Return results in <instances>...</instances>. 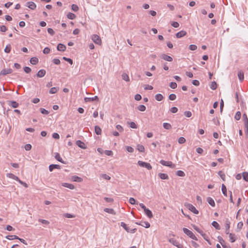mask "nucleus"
<instances>
[{
	"label": "nucleus",
	"instance_id": "1",
	"mask_svg": "<svg viewBox=\"0 0 248 248\" xmlns=\"http://www.w3.org/2000/svg\"><path fill=\"white\" fill-rule=\"evenodd\" d=\"M138 164L140 167H144L148 170H150L152 169V166L149 163L143 162L142 161H139L138 162Z\"/></svg>",
	"mask_w": 248,
	"mask_h": 248
},
{
	"label": "nucleus",
	"instance_id": "2",
	"mask_svg": "<svg viewBox=\"0 0 248 248\" xmlns=\"http://www.w3.org/2000/svg\"><path fill=\"white\" fill-rule=\"evenodd\" d=\"M121 226L123 227L124 229L128 232H131L133 233L135 232L137 230L136 228L130 230V228L127 226V225L123 222H122L121 223Z\"/></svg>",
	"mask_w": 248,
	"mask_h": 248
},
{
	"label": "nucleus",
	"instance_id": "3",
	"mask_svg": "<svg viewBox=\"0 0 248 248\" xmlns=\"http://www.w3.org/2000/svg\"><path fill=\"white\" fill-rule=\"evenodd\" d=\"M92 39L96 44L101 45L102 43L100 37L97 34H93L92 36Z\"/></svg>",
	"mask_w": 248,
	"mask_h": 248
},
{
	"label": "nucleus",
	"instance_id": "4",
	"mask_svg": "<svg viewBox=\"0 0 248 248\" xmlns=\"http://www.w3.org/2000/svg\"><path fill=\"white\" fill-rule=\"evenodd\" d=\"M160 163L163 166L170 167L171 168H174L175 167V165L171 161H166L164 160H161L160 161Z\"/></svg>",
	"mask_w": 248,
	"mask_h": 248
},
{
	"label": "nucleus",
	"instance_id": "5",
	"mask_svg": "<svg viewBox=\"0 0 248 248\" xmlns=\"http://www.w3.org/2000/svg\"><path fill=\"white\" fill-rule=\"evenodd\" d=\"M187 208L192 212L195 214H198L199 211L196 209V208L191 204H188L186 206Z\"/></svg>",
	"mask_w": 248,
	"mask_h": 248
},
{
	"label": "nucleus",
	"instance_id": "6",
	"mask_svg": "<svg viewBox=\"0 0 248 248\" xmlns=\"http://www.w3.org/2000/svg\"><path fill=\"white\" fill-rule=\"evenodd\" d=\"M13 70L12 69L8 68V69H3L0 72V75L5 76L7 74H9L12 73Z\"/></svg>",
	"mask_w": 248,
	"mask_h": 248
},
{
	"label": "nucleus",
	"instance_id": "7",
	"mask_svg": "<svg viewBox=\"0 0 248 248\" xmlns=\"http://www.w3.org/2000/svg\"><path fill=\"white\" fill-rule=\"evenodd\" d=\"M160 57L164 60L168 62H172L173 60L172 58L171 57L165 54H162Z\"/></svg>",
	"mask_w": 248,
	"mask_h": 248
},
{
	"label": "nucleus",
	"instance_id": "8",
	"mask_svg": "<svg viewBox=\"0 0 248 248\" xmlns=\"http://www.w3.org/2000/svg\"><path fill=\"white\" fill-rule=\"evenodd\" d=\"M76 144L80 148L85 149L87 148L85 143L80 140H78L76 141Z\"/></svg>",
	"mask_w": 248,
	"mask_h": 248
},
{
	"label": "nucleus",
	"instance_id": "9",
	"mask_svg": "<svg viewBox=\"0 0 248 248\" xmlns=\"http://www.w3.org/2000/svg\"><path fill=\"white\" fill-rule=\"evenodd\" d=\"M46 71L44 69L40 70L36 74V76L38 78H42L46 75Z\"/></svg>",
	"mask_w": 248,
	"mask_h": 248
},
{
	"label": "nucleus",
	"instance_id": "10",
	"mask_svg": "<svg viewBox=\"0 0 248 248\" xmlns=\"http://www.w3.org/2000/svg\"><path fill=\"white\" fill-rule=\"evenodd\" d=\"M8 104L13 108H16L19 106L18 103L14 101H8Z\"/></svg>",
	"mask_w": 248,
	"mask_h": 248
},
{
	"label": "nucleus",
	"instance_id": "11",
	"mask_svg": "<svg viewBox=\"0 0 248 248\" xmlns=\"http://www.w3.org/2000/svg\"><path fill=\"white\" fill-rule=\"evenodd\" d=\"M66 48V46L61 43H60L57 46V49L60 51H64Z\"/></svg>",
	"mask_w": 248,
	"mask_h": 248
},
{
	"label": "nucleus",
	"instance_id": "12",
	"mask_svg": "<svg viewBox=\"0 0 248 248\" xmlns=\"http://www.w3.org/2000/svg\"><path fill=\"white\" fill-rule=\"evenodd\" d=\"M186 34V32L185 31H181L176 34V37L177 38H181Z\"/></svg>",
	"mask_w": 248,
	"mask_h": 248
},
{
	"label": "nucleus",
	"instance_id": "13",
	"mask_svg": "<svg viewBox=\"0 0 248 248\" xmlns=\"http://www.w3.org/2000/svg\"><path fill=\"white\" fill-rule=\"evenodd\" d=\"M27 6L31 10L35 9L36 6V4L32 1H29L27 3Z\"/></svg>",
	"mask_w": 248,
	"mask_h": 248
},
{
	"label": "nucleus",
	"instance_id": "14",
	"mask_svg": "<svg viewBox=\"0 0 248 248\" xmlns=\"http://www.w3.org/2000/svg\"><path fill=\"white\" fill-rule=\"evenodd\" d=\"M54 169H60L61 166L57 164H51L49 166V170L50 171H52Z\"/></svg>",
	"mask_w": 248,
	"mask_h": 248
},
{
	"label": "nucleus",
	"instance_id": "15",
	"mask_svg": "<svg viewBox=\"0 0 248 248\" xmlns=\"http://www.w3.org/2000/svg\"><path fill=\"white\" fill-rule=\"evenodd\" d=\"M62 186L64 187H67L70 189H73L75 188V186L73 185L67 183H62Z\"/></svg>",
	"mask_w": 248,
	"mask_h": 248
},
{
	"label": "nucleus",
	"instance_id": "16",
	"mask_svg": "<svg viewBox=\"0 0 248 248\" xmlns=\"http://www.w3.org/2000/svg\"><path fill=\"white\" fill-rule=\"evenodd\" d=\"M98 99V98L97 96H95L93 97H85L84 98V100L86 102H92V101H95Z\"/></svg>",
	"mask_w": 248,
	"mask_h": 248
},
{
	"label": "nucleus",
	"instance_id": "17",
	"mask_svg": "<svg viewBox=\"0 0 248 248\" xmlns=\"http://www.w3.org/2000/svg\"><path fill=\"white\" fill-rule=\"evenodd\" d=\"M158 176L162 180H168L169 178L168 175L166 173H159Z\"/></svg>",
	"mask_w": 248,
	"mask_h": 248
},
{
	"label": "nucleus",
	"instance_id": "18",
	"mask_svg": "<svg viewBox=\"0 0 248 248\" xmlns=\"http://www.w3.org/2000/svg\"><path fill=\"white\" fill-rule=\"evenodd\" d=\"M104 211L105 212L108 213L109 214H112V215H115L116 212L112 208H106L104 209Z\"/></svg>",
	"mask_w": 248,
	"mask_h": 248
},
{
	"label": "nucleus",
	"instance_id": "19",
	"mask_svg": "<svg viewBox=\"0 0 248 248\" xmlns=\"http://www.w3.org/2000/svg\"><path fill=\"white\" fill-rule=\"evenodd\" d=\"M136 223L139 225H141L143 227H144L146 228H149L150 227V224L148 222L145 221V222H142V224L140 223H138V222H136Z\"/></svg>",
	"mask_w": 248,
	"mask_h": 248
},
{
	"label": "nucleus",
	"instance_id": "20",
	"mask_svg": "<svg viewBox=\"0 0 248 248\" xmlns=\"http://www.w3.org/2000/svg\"><path fill=\"white\" fill-rule=\"evenodd\" d=\"M207 201L208 202V203L212 207H214L215 206V202L212 198L208 197L207 198Z\"/></svg>",
	"mask_w": 248,
	"mask_h": 248
},
{
	"label": "nucleus",
	"instance_id": "21",
	"mask_svg": "<svg viewBox=\"0 0 248 248\" xmlns=\"http://www.w3.org/2000/svg\"><path fill=\"white\" fill-rule=\"evenodd\" d=\"M72 181L74 182H81L82 181V179L78 176L74 175L72 177Z\"/></svg>",
	"mask_w": 248,
	"mask_h": 248
},
{
	"label": "nucleus",
	"instance_id": "22",
	"mask_svg": "<svg viewBox=\"0 0 248 248\" xmlns=\"http://www.w3.org/2000/svg\"><path fill=\"white\" fill-rule=\"evenodd\" d=\"M144 212L145 213V214L146 215V216L150 218L153 217V214H152V213L151 212V211L150 210H149V209H146L145 211H144Z\"/></svg>",
	"mask_w": 248,
	"mask_h": 248
},
{
	"label": "nucleus",
	"instance_id": "23",
	"mask_svg": "<svg viewBox=\"0 0 248 248\" xmlns=\"http://www.w3.org/2000/svg\"><path fill=\"white\" fill-rule=\"evenodd\" d=\"M38 59L36 57H32L30 60V62L33 65L36 64L38 62Z\"/></svg>",
	"mask_w": 248,
	"mask_h": 248
},
{
	"label": "nucleus",
	"instance_id": "24",
	"mask_svg": "<svg viewBox=\"0 0 248 248\" xmlns=\"http://www.w3.org/2000/svg\"><path fill=\"white\" fill-rule=\"evenodd\" d=\"M55 158L59 162H61V163H64V161H63L62 159V158L59 153H55Z\"/></svg>",
	"mask_w": 248,
	"mask_h": 248
},
{
	"label": "nucleus",
	"instance_id": "25",
	"mask_svg": "<svg viewBox=\"0 0 248 248\" xmlns=\"http://www.w3.org/2000/svg\"><path fill=\"white\" fill-rule=\"evenodd\" d=\"M243 119L244 123L245 126H247L248 124V118L246 113H244L243 115Z\"/></svg>",
	"mask_w": 248,
	"mask_h": 248
},
{
	"label": "nucleus",
	"instance_id": "26",
	"mask_svg": "<svg viewBox=\"0 0 248 248\" xmlns=\"http://www.w3.org/2000/svg\"><path fill=\"white\" fill-rule=\"evenodd\" d=\"M94 129L95 132L97 135H99L101 134L102 130L99 126L96 125L94 127Z\"/></svg>",
	"mask_w": 248,
	"mask_h": 248
},
{
	"label": "nucleus",
	"instance_id": "27",
	"mask_svg": "<svg viewBox=\"0 0 248 248\" xmlns=\"http://www.w3.org/2000/svg\"><path fill=\"white\" fill-rule=\"evenodd\" d=\"M183 230L185 234H186L187 235H188L189 237L190 235H191V234H192V232L191 231L187 229V228H184L183 229Z\"/></svg>",
	"mask_w": 248,
	"mask_h": 248
},
{
	"label": "nucleus",
	"instance_id": "28",
	"mask_svg": "<svg viewBox=\"0 0 248 248\" xmlns=\"http://www.w3.org/2000/svg\"><path fill=\"white\" fill-rule=\"evenodd\" d=\"M221 190H222V193L223 194V195L227 197V188H226V186H225L224 184H222V186H221Z\"/></svg>",
	"mask_w": 248,
	"mask_h": 248
},
{
	"label": "nucleus",
	"instance_id": "29",
	"mask_svg": "<svg viewBox=\"0 0 248 248\" xmlns=\"http://www.w3.org/2000/svg\"><path fill=\"white\" fill-rule=\"evenodd\" d=\"M163 98H164L163 96L160 93L156 94L155 95V99L158 101H160L162 100Z\"/></svg>",
	"mask_w": 248,
	"mask_h": 248
},
{
	"label": "nucleus",
	"instance_id": "30",
	"mask_svg": "<svg viewBox=\"0 0 248 248\" xmlns=\"http://www.w3.org/2000/svg\"><path fill=\"white\" fill-rule=\"evenodd\" d=\"M238 77L239 80L242 81L244 80V73L242 71H240L238 73Z\"/></svg>",
	"mask_w": 248,
	"mask_h": 248
},
{
	"label": "nucleus",
	"instance_id": "31",
	"mask_svg": "<svg viewBox=\"0 0 248 248\" xmlns=\"http://www.w3.org/2000/svg\"><path fill=\"white\" fill-rule=\"evenodd\" d=\"M163 127L167 130L170 129L172 128L171 124L169 123H164L163 124Z\"/></svg>",
	"mask_w": 248,
	"mask_h": 248
},
{
	"label": "nucleus",
	"instance_id": "32",
	"mask_svg": "<svg viewBox=\"0 0 248 248\" xmlns=\"http://www.w3.org/2000/svg\"><path fill=\"white\" fill-rule=\"evenodd\" d=\"M230 240L231 242L233 243L235 241V234L232 233H229Z\"/></svg>",
	"mask_w": 248,
	"mask_h": 248
},
{
	"label": "nucleus",
	"instance_id": "33",
	"mask_svg": "<svg viewBox=\"0 0 248 248\" xmlns=\"http://www.w3.org/2000/svg\"><path fill=\"white\" fill-rule=\"evenodd\" d=\"M7 176L9 178L16 180V181L18 180V177L12 173H7Z\"/></svg>",
	"mask_w": 248,
	"mask_h": 248
},
{
	"label": "nucleus",
	"instance_id": "34",
	"mask_svg": "<svg viewBox=\"0 0 248 248\" xmlns=\"http://www.w3.org/2000/svg\"><path fill=\"white\" fill-rule=\"evenodd\" d=\"M59 88H56V87H52L51 88L49 91V93L51 94H54V93H55L57 92L58 90H59Z\"/></svg>",
	"mask_w": 248,
	"mask_h": 248
},
{
	"label": "nucleus",
	"instance_id": "35",
	"mask_svg": "<svg viewBox=\"0 0 248 248\" xmlns=\"http://www.w3.org/2000/svg\"><path fill=\"white\" fill-rule=\"evenodd\" d=\"M212 225H213V226H214L216 229L217 230H220V227L219 226V225L218 224V223L216 221H214L212 222Z\"/></svg>",
	"mask_w": 248,
	"mask_h": 248
},
{
	"label": "nucleus",
	"instance_id": "36",
	"mask_svg": "<svg viewBox=\"0 0 248 248\" xmlns=\"http://www.w3.org/2000/svg\"><path fill=\"white\" fill-rule=\"evenodd\" d=\"M67 17L70 19H74L76 18V16L72 13H69L67 15Z\"/></svg>",
	"mask_w": 248,
	"mask_h": 248
},
{
	"label": "nucleus",
	"instance_id": "37",
	"mask_svg": "<svg viewBox=\"0 0 248 248\" xmlns=\"http://www.w3.org/2000/svg\"><path fill=\"white\" fill-rule=\"evenodd\" d=\"M122 78L123 80L126 81H129V78L127 74L126 73H123L122 75Z\"/></svg>",
	"mask_w": 248,
	"mask_h": 248
},
{
	"label": "nucleus",
	"instance_id": "38",
	"mask_svg": "<svg viewBox=\"0 0 248 248\" xmlns=\"http://www.w3.org/2000/svg\"><path fill=\"white\" fill-rule=\"evenodd\" d=\"M210 87V88L212 89V90H216L217 87V83L215 81H212L211 83Z\"/></svg>",
	"mask_w": 248,
	"mask_h": 248
},
{
	"label": "nucleus",
	"instance_id": "39",
	"mask_svg": "<svg viewBox=\"0 0 248 248\" xmlns=\"http://www.w3.org/2000/svg\"><path fill=\"white\" fill-rule=\"evenodd\" d=\"M169 242L175 246H177V244L179 243L176 240H175L174 238H170L169 239Z\"/></svg>",
	"mask_w": 248,
	"mask_h": 248
},
{
	"label": "nucleus",
	"instance_id": "40",
	"mask_svg": "<svg viewBox=\"0 0 248 248\" xmlns=\"http://www.w3.org/2000/svg\"><path fill=\"white\" fill-rule=\"evenodd\" d=\"M242 176L243 179L246 182H248V172H244L242 173Z\"/></svg>",
	"mask_w": 248,
	"mask_h": 248
},
{
	"label": "nucleus",
	"instance_id": "41",
	"mask_svg": "<svg viewBox=\"0 0 248 248\" xmlns=\"http://www.w3.org/2000/svg\"><path fill=\"white\" fill-rule=\"evenodd\" d=\"M129 202L131 204H138V202H137L135 199L133 198H130L129 199Z\"/></svg>",
	"mask_w": 248,
	"mask_h": 248
},
{
	"label": "nucleus",
	"instance_id": "42",
	"mask_svg": "<svg viewBox=\"0 0 248 248\" xmlns=\"http://www.w3.org/2000/svg\"><path fill=\"white\" fill-rule=\"evenodd\" d=\"M11 46L10 44H8L7 45L5 49H4V52L5 53H10V51H11Z\"/></svg>",
	"mask_w": 248,
	"mask_h": 248
},
{
	"label": "nucleus",
	"instance_id": "43",
	"mask_svg": "<svg viewBox=\"0 0 248 248\" xmlns=\"http://www.w3.org/2000/svg\"><path fill=\"white\" fill-rule=\"evenodd\" d=\"M241 116V112L240 111H237V112H236V113L235 114V115L234 116V119L238 121L240 119Z\"/></svg>",
	"mask_w": 248,
	"mask_h": 248
},
{
	"label": "nucleus",
	"instance_id": "44",
	"mask_svg": "<svg viewBox=\"0 0 248 248\" xmlns=\"http://www.w3.org/2000/svg\"><path fill=\"white\" fill-rule=\"evenodd\" d=\"M6 238L7 239H9V240L19 239V237L16 235H8V236H6Z\"/></svg>",
	"mask_w": 248,
	"mask_h": 248
},
{
	"label": "nucleus",
	"instance_id": "45",
	"mask_svg": "<svg viewBox=\"0 0 248 248\" xmlns=\"http://www.w3.org/2000/svg\"><path fill=\"white\" fill-rule=\"evenodd\" d=\"M137 149L140 152H143L144 151V147L140 144H138L137 145Z\"/></svg>",
	"mask_w": 248,
	"mask_h": 248
},
{
	"label": "nucleus",
	"instance_id": "46",
	"mask_svg": "<svg viewBox=\"0 0 248 248\" xmlns=\"http://www.w3.org/2000/svg\"><path fill=\"white\" fill-rule=\"evenodd\" d=\"M138 109L140 111H144L146 109V107L143 105H140L138 107Z\"/></svg>",
	"mask_w": 248,
	"mask_h": 248
},
{
	"label": "nucleus",
	"instance_id": "47",
	"mask_svg": "<svg viewBox=\"0 0 248 248\" xmlns=\"http://www.w3.org/2000/svg\"><path fill=\"white\" fill-rule=\"evenodd\" d=\"M176 174L181 177H184L185 176V173L182 170H177L176 171Z\"/></svg>",
	"mask_w": 248,
	"mask_h": 248
},
{
	"label": "nucleus",
	"instance_id": "48",
	"mask_svg": "<svg viewBox=\"0 0 248 248\" xmlns=\"http://www.w3.org/2000/svg\"><path fill=\"white\" fill-rule=\"evenodd\" d=\"M193 227L197 232H198L201 234L203 233V231L200 229L197 226L193 225Z\"/></svg>",
	"mask_w": 248,
	"mask_h": 248
},
{
	"label": "nucleus",
	"instance_id": "49",
	"mask_svg": "<svg viewBox=\"0 0 248 248\" xmlns=\"http://www.w3.org/2000/svg\"><path fill=\"white\" fill-rule=\"evenodd\" d=\"M40 112L42 114L47 115L49 113V111L44 108H40Z\"/></svg>",
	"mask_w": 248,
	"mask_h": 248
},
{
	"label": "nucleus",
	"instance_id": "50",
	"mask_svg": "<svg viewBox=\"0 0 248 248\" xmlns=\"http://www.w3.org/2000/svg\"><path fill=\"white\" fill-rule=\"evenodd\" d=\"M23 69L24 72L27 74L30 73L31 71V68L28 66L24 67Z\"/></svg>",
	"mask_w": 248,
	"mask_h": 248
},
{
	"label": "nucleus",
	"instance_id": "51",
	"mask_svg": "<svg viewBox=\"0 0 248 248\" xmlns=\"http://www.w3.org/2000/svg\"><path fill=\"white\" fill-rule=\"evenodd\" d=\"M176 96L175 94L172 93L169 96V99L171 101L175 100Z\"/></svg>",
	"mask_w": 248,
	"mask_h": 248
},
{
	"label": "nucleus",
	"instance_id": "52",
	"mask_svg": "<svg viewBox=\"0 0 248 248\" xmlns=\"http://www.w3.org/2000/svg\"><path fill=\"white\" fill-rule=\"evenodd\" d=\"M62 59L65 60V61L68 62L70 64H73V60L70 59V58H66L65 57H63L62 58Z\"/></svg>",
	"mask_w": 248,
	"mask_h": 248
},
{
	"label": "nucleus",
	"instance_id": "53",
	"mask_svg": "<svg viewBox=\"0 0 248 248\" xmlns=\"http://www.w3.org/2000/svg\"><path fill=\"white\" fill-rule=\"evenodd\" d=\"M170 86L171 88L174 89L177 88V85L176 83L174 82H171L170 84Z\"/></svg>",
	"mask_w": 248,
	"mask_h": 248
},
{
	"label": "nucleus",
	"instance_id": "54",
	"mask_svg": "<svg viewBox=\"0 0 248 248\" xmlns=\"http://www.w3.org/2000/svg\"><path fill=\"white\" fill-rule=\"evenodd\" d=\"M178 142L180 144L184 143L186 142V139L184 137H180L178 139Z\"/></svg>",
	"mask_w": 248,
	"mask_h": 248
},
{
	"label": "nucleus",
	"instance_id": "55",
	"mask_svg": "<svg viewBox=\"0 0 248 248\" xmlns=\"http://www.w3.org/2000/svg\"><path fill=\"white\" fill-rule=\"evenodd\" d=\"M101 176L103 178H104V179H106V180H110V176H109L108 175H107V174H102L101 175Z\"/></svg>",
	"mask_w": 248,
	"mask_h": 248
},
{
	"label": "nucleus",
	"instance_id": "56",
	"mask_svg": "<svg viewBox=\"0 0 248 248\" xmlns=\"http://www.w3.org/2000/svg\"><path fill=\"white\" fill-rule=\"evenodd\" d=\"M225 227H226V234H229V229H230V223H226V225H225Z\"/></svg>",
	"mask_w": 248,
	"mask_h": 248
},
{
	"label": "nucleus",
	"instance_id": "57",
	"mask_svg": "<svg viewBox=\"0 0 248 248\" xmlns=\"http://www.w3.org/2000/svg\"><path fill=\"white\" fill-rule=\"evenodd\" d=\"M72 10L75 12L77 11L78 10V6L76 4H72L71 6Z\"/></svg>",
	"mask_w": 248,
	"mask_h": 248
},
{
	"label": "nucleus",
	"instance_id": "58",
	"mask_svg": "<svg viewBox=\"0 0 248 248\" xmlns=\"http://www.w3.org/2000/svg\"><path fill=\"white\" fill-rule=\"evenodd\" d=\"M39 221L41 222L42 223L45 224V225H48L49 224V222L48 221L45 220V219H39Z\"/></svg>",
	"mask_w": 248,
	"mask_h": 248
},
{
	"label": "nucleus",
	"instance_id": "59",
	"mask_svg": "<svg viewBox=\"0 0 248 248\" xmlns=\"http://www.w3.org/2000/svg\"><path fill=\"white\" fill-rule=\"evenodd\" d=\"M189 48L191 50H195L197 48V46L195 45H190L189 46Z\"/></svg>",
	"mask_w": 248,
	"mask_h": 248
},
{
	"label": "nucleus",
	"instance_id": "60",
	"mask_svg": "<svg viewBox=\"0 0 248 248\" xmlns=\"http://www.w3.org/2000/svg\"><path fill=\"white\" fill-rule=\"evenodd\" d=\"M218 174L220 176V177L221 178V179L224 181L225 180V175L221 171H219L218 172Z\"/></svg>",
	"mask_w": 248,
	"mask_h": 248
},
{
	"label": "nucleus",
	"instance_id": "61",
	"mask_svg": "<svg viewBox=\"0 0 248 248\" xmlns=\"http://www.w3.org/2000/svg\"><path fill=\"white\" fill-rule=\"evenodd\" d=\"M7 29L6 26L4 25H1L0 26V31L1 32H5L7 31Z\"/></svg>",
	"mask_w": 248,
	"mask_h": 248
},
{
	"label": "nucleus",
	"instance_id": "62",
	"mask_svg": "<svg viewBox=\"0 0 248 248\" xmlns=\"http://www.w3.org/2000/svg\"><path fill=\"white\" fill-rule=\"evenodd\" d=\"M129 125H130V127H131L132 128H137V126L136 124L133 122H130L129 123Z\"/></svg>",
	"mask_w": 248,
	"mask_h": 248
},
{
	"label": "nucleus",
	"instance_id": "63",
	"mask_svg": "<svg viewBox=\"0 0 248 248\" xmlns=\"http://www.w3.org/2000/svg\"><path fill=\"white\" fill-rule=\"evenodd\" d=\"M105 154L107 155H108V156H111L113 155L112 152L111 151H110V150H105Z\"/></svg>",
	"mask_w": 248,
	"mask_h": 248
},
{
	"label": "nucleus",
	"instance_id": "64",
	"mask_svg": "<svg viewBox=\"0 0 248 248\" xmlns=\"http://www.w3.org/2000/svg\"><path fill=\"white\" fill-rule=\"evenodd\" d=\"M135 99L137 101H140L141 99V96L140 94H136L135 95Z\"/></svg>",
	"mask_w": 248,
	"mask_h": 248
}]
</instances>
